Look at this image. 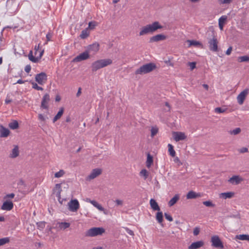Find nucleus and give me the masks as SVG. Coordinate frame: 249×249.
I'll return each instance as SVG.
<instances>
[{
	"label": "nucleus",
	"mask_w": 249,
	"mask_h": 249,
	"mask_svg": "<svg viewBox=\"0 0 249 249\" xmlns=\"http://www.w3.org/2000/svg\"><path fill=\"white\" fill-rule=\"evenodd\" d=\"M163 28L158 21H155L152 24H149L141 28L139 36H142L148 34H152L158 29Z\"/></svg>",
	"instance_id": "obj_1"
},
{
	"label": "nucleus",
	"mask_w": 249,
	"mask_h": 249,
	"mask_svg": "<svg viewBox=\"0 0 249 249\" xmlns=\"http://www.w3.org/2000/svg\"><path fill=\"white\" fill-rule=\"evenodd\" d=\"M9 127L12 129H16L18 128V123L17 121H13L9 124Z\"/></svg>",
	"instance_id": "obj_32"
},
{
	"label": "nucleus",
	"mask_w": 249,
	"mask_h": 249,
	"mask_svg": "<svg viewBox=\"0 0 249 249\" xmlns=\"http://www.w3.org/2000/svg\"><path fill=\"white\" fill-rule=\"evenodd\" d=\"M69 210L72 212H76L79 209L80 205L78 201L75 199L71 200L68 203Z\"/></svg>",
	"instance_id": "obj_7"
},
{
	"label": "nucleus",
	"mask_w": 249,
	"mask_h": 249,
	"mask_svg": "<svg viewBox=\"0 0 249 249\" xmlns=\"http://www.w3.org/2000/svg\"><path fill=\"white\" fill-rule=\"evenodd\" d=\"M166 36L165 35L162 34H158L154 36H152L150 39V42H158L161 40L166 39Z\"/></svg>",
	"instance_id": "obj_15"
},
{
	"label": "nucleus",
	"mask_w": 249,
	"mask_h": 249,
	"mask_svg": "<svg viewBox=\"0 0 249 249\" xmlns=\"http://www.w3.org/2000/svg\"><path fill=\"white\" fill-rule=\"evenodd\" d=\"M234 195L233 192L222 193L220 194V197L224 199L231 198Z\"/></svg>",
	"instance_id": "obj_26"
},
{
	"label": "nucleus",
	"mask_w": 249,
	"mask_h": 249,
	"mask_svg": "<svg viewBox=\"0 0 249 249\" xmlns=\"http://www.w3.org/2000/svg\"><path fill=\"white\" fill-rule=\"evenodd\" d=\"M187 42H189L190 46H198L200 45L201 44L200 42L196 40H188Z\"/></svg>",
	"instance_id": "obj_43"
},
{
	"label": "nucleus",
	"mask_w": 249,
	"mask_h": 249,
	"mask_svg": "<svg viewBox=\"0 0 249 249\" xmlns=\"http://www.w3.org/2000/svg\"><path fill=\"white\" fill-rule=\"evenodd\" d=\"M52 36V34L49 32L47 35H46V38H47V41H49L51 40V38Z\"/></svg>",
	"instance_id": "obj_56"
},
{
	"label": "nucleus",
	"mask_w": 249,
	"mask_h": 249,
	"mask_svg": "<svg viewBox=\"0 0 249 249\" xmlns=\"http://www.w3.org/2000/svg\"><path fill=\"white\" fill-rule=\"evenodd\" d=\"M31 67L30 65H28L26 66V67L25 68V71L27 73H29L31 71Z\"/></svg>",
	"instance_id": "obj_55"
},
{
	"label": "nucleus",
	"mask_w": 249,
	"mask_h": 249,
	"mask_svg": "<svg viewBox=\"0 0 249 249\" xmlns=\"http://www.w3.org/2000/svg\"><path fill=\"white\" fill-rule=\"evenodd\" d=\"M165 105L167 107V109L165 108L164 110L166 111H169L170 110V106L168 102H165Z\"/></svg>",
	"instance_id": "obj_60"
},
{
	"label": "nucleus",
	"mask_w": 249,
	"mask_h": 249,
	"mask_svg": "<svg viewBox=\"0 0 249 249\" xmlns=\"http://www.w3.org/2000/svg\"><path fill=\"white\" fill-rule=\"evenodd\" d=\"M81 94V88H79L78 89V91H77V92L76 93V96L77 97H79L80 95Z\"/></svg>",
	"instance_id": "obj_63"
},
{
	"label": "nucleus",
	"mask_w": 249,
	"mask_h": 249,
	"mask_svg": "<svg viewBox=\"0 0 249 249\" xmlns=\"http://www.w3.org/2000/svg\"><path fill=\"white\" fill-rule=\"evenodd\" d=\"M89 58V55L88 51H85L84 52L79 54L73 59V62H78L83 60H85Z\"/></svg>",
	"instance_id": "obj_10"
},
{
	"label": "nucleus",
	"mask_w": 249,
	"mask_h": 249,
	"mask_svg": "<svg viewBox=\"0 0 249 249\" xmlns=\"http://www.w3.org/2000/svg\"><path fill=\"white\" fill-rule=\"evenodd\" d=\"M174 140L176 142H179L180 141H183L186 139L187 136L184 132L177 131L173 132L172 133Z\"/></svg>",
	"instance_id": "obj_8"
},
{
	"label": "nucleus",
	"mask_w": 249,
	"mask_h": 249,
	"mask_svg": "<svg viewBox=\"0 0 249 249\" xmlns=\"http://www.w3.org/2000/svg\"><path fill=\"white\" fill-rule=\"evenodd\" d=\"M96 26V22L95 21H91L89 23V28L90 29H94Z\"/></svg>",
	"instance_id": "obj_49"
},
{
	"label": "nucleus",
	"mask_w": 249,
	"mask_h": 249,
	"mask_svg": "<svg viewBox=\"0 0 249 249\" xmlns=\"http://www.w3.org/2000/svg\"><path fill=\"white\" fill-rule=\"evenodd\" d=\"M220 4H228L231 2L232 0H218Z\"/></svg>",
	"instance_id": "obj_52"
},
{
	"label": "nucleus",
	"mask_w": 249,
	"mask_h": 249,
	"mask_svg": "<svg viewBox=\"0 0 249 249\" xmlns=\"http://www.w3.org/2000/svg\"><path fill=\"white\" fill-rule=\"evenodd\" d=\"M211 242L212 246L216 248L222 249L224 248V246L219 237L217 235H214L211 238Z\"/></svg>",
	"instance_id": "obj_6"
},
{
	"label": "nucleus",
	"mask_w": 249,
	"mask_h": 249,
	"mask_svg": "<svg viewBox=\"0 0 249 249\" xmlns=\"http://www.w3.org/2000/svg\"><path fill=\"white\" fill-rule=\"evenodd\" d=\"M19 155L18 147L15 145L14 148L12 149V153L10 155V157L11 158H15Z\"/></svg>",
	"instance_id": "obj_22"
},
{
	"label": "nucleus",
	"mask_w": 249,
	"mask_h": 249,
	"mask_svg": "<svg viewBox=\"0 0 249 249\" xmlns=\"http://www.w3.org/2000/svg\"><path fill=\"white\" fill-rule=\"evenodd\" d=\"M115 202L116 203V205L118 206L123 205V201L121 200L116 199L115 201Z\"/></svg>",
	"instance_id": "obj_57"
},
{
	"label": "nucleus",
	"mask_w": 249,
	"mask_h": 249,
	"mask_svg": "<svg viewBox=\"0 0 249 249\" xmlns=\"http://www.w3.org/2000/svg\"><path fill=\"white\" fill-rule=\"evenodd\" d=\"M15 196V195L14 193L7 194L4 196L3 198H4V199H7L8 198H13Z\"/></svg>",
	"instance_id": "obj_48"
},
{
	"label": "nucleus",
	"mask_w": 249,
	"mask_h": 249,
	"mask_svg": "<svg viewBox=\"0 0 249 249\" xmlns=\"http://www.w3.org/2000/svg\"><path fill=\"white\" fill-rule=\"evenodd\" d=\"M140 175L142 177H143L144 179L145 180L149 176V173L146 169H143L141 171L140 173Z\"/></svg>",
	"instance_id": "obj_35"
},
{
	"label": "nucleus",
	"mask_w": 249,
	"mask_h": 249,
	"mask_svg": "<svg viewBox=\"0 0 249 249\" xmlns=\"http://www.w3.org/2000/svg\"><path fill=\"white\" fill-rule=\"evenodd\" d=\"M232 47H230L228 50H227L226 52V54L227 55H230L231 53V51H232Z\"/></svg>",
	"instance_id": "obj_59"
},
{
	"label": "nucleus",
	"mask_w": 249,
	"mask_h": 249,
	"mask_svg": "<svg viewBox=\"0 0 249 249\" xmlns=\"http://www.w3.org/2000/svg\"><path fill=\"white\" fill-rule=\"evenodd\" d=\"M38 119H39V120H41V121H45V118H44V116H43L42 114H39V115H38Z\"/></svg>",
	"instance_id": "obj_62"
},
{
	"label": "nucleus",
	"mask_w": 249,
	"mask_h": 249,
	"mask_svg": "<svg viewBox=\"0 0 249 249\" xmlns=\"http://www.w3.org/2000/svg\"><path fill=\"white\" fill-rule=\"evenodd\" d=\"M203 204L205 206L209 207H215V204L213 203L212 201L208 200V201H203L202 202Z\"/></svg>",
	"instance_id": "obj_41"
},
{
	"label": "nucleus",
	"mask_w": 249,
	"mask_h": 249,
	"mask_svg": "<svg viewBox=\"0 0 249 249\" xmlns=\"http://www.w3.org/2000/svg\"><path fill=\"white\" fill-rule=\"evenodd\" d=\"M44 53V50H41L40 53L38 56H36V57L38 58V61L41 58L43 54Z\"/></svg>",
	"instance_id": "obj_61"
},
{
	"label": "nucleus",
	"mask_w": 249,
	"mask_h": 249,
	"mask_svg": "<svg viewBox=\"0 0 249 249\" xmlns=\"http://www.w3.org/2000/svg\"><path fill=\"white\" fill-rule=\"evenodd\" d=\"M168 151L169 152V154L172 157H174L176 155V152L174 149V147L171 144H168Z\"/></svg>",
	"instance_id": "obj_33"
},
{
	"label": "nucleus",
	"mask_w": 249,
	"mask_h": 249,
	"mask_svg": "<svg viewBox=\"0 0 249 249\" xmlns=\"http://www.w3.org/2000/svg\"><path fill=\"white\" fill-rule=\"evenodd\" d=\"M90 202L96 208H97L99 210L103 211H104V208L99 203H98L95 200H90Z\"/></svg>",
	"instance_id": "obj_34"
},
{
	"label": "nucleus",
	"mask_w": 249,
	"mask_h": 249,
	"mask_svg": "<svg viewBox=\"0 0 249 249\" xmlns=\"http://www.w3.org/2000/svg\"><path fill=\"white\" fill-rule=\"evenodd\" d=\"M14 207L12 201L6 200L4 201L1 207V209L5 211H10Z\"/></svg>",
	"instance_id": "obj_14"
},
{
	"label": "nucleus",
	"mask_w": 249,
	"mask_h": 249,
	"mask_svg": "<svg viewBox=\"0 0 249 249\" xmlns=\"http://www.w3.org/2000/svg\"><path fill=\"white\" fill-rule=\"evenodd\" d=\"M62 191L61 184H56L53 189V193L56 195L58 199L61 198V192Z\"/></svg>",
	"instance_id": "obj_16"
},
{
	"label": "nucleus",
	"mask_w": 249,
	"mask_h": 249,
	"mask_svg": "<svg viewBox=\"0 0 249 249\" xmlns=\"http://www.w3.org/2000/svg\"><path fill=\"white\" fill-rule=\"evenodd\" d=\"M156 220L158 221V222L161 224L163 221V213L161 212H158L156 213Z\"/></svg>",
	"instance_id": "obj_31"
},
{
	"label": "nucleus",
	"mask_w": 249,
	"mask_h": 249,
	"mask_svg": "<svg viewBox=\"0 0 249 249\" xmlns=\"http://www.w3.org/2000/svg\"><path fill=\"white\" fill-rule=\"evenodd\" d=\"M10 133V131L8 129L4 127L3 125H0V137H7Z\"/></svg>",
	"instance_id": "obj_20"
},
{
	"label": "nucleus",
	"mask_w": 249,
	"mask_h": 249,
	"mask_svg": "<svg viewBox=\"0 0 249 249\" xmlns=\"http://www.w3.org/2000/svg\"><path fill=\"white\" fill-rule=\"evenodd\" d=\"M243 180V179L239 176H233L228 181L231 183L237 185L239 184L241 181Z\"/></svg>",
	"instance_id": "obj_17"
},
{
	"label": "nucleus",
	"mask_w": 249,
	"mask_h": 249,
	"mask_svg": "<svg viewBox=\"0 0 249 249\" xmlns=\"http://www.w3.org/2000/svg\"><path fill=\"white\" fill-rule=\"evenodd\" d=\"M199 195H197L196 193L193 191H189L187 194L186 197L187 199H193L196 198Z\"/></svg>",
	"instance_id": "obj_28"
},
{
	"label": "nucleus",
	"mask_w": 249,
	"mask_h": 249,
	"mask_svg": "<svg viewBox=\"0 0 249 249\" xmlns=\"http://www.w3.org/2000/svg\"><path fill=\"white\" fill-rule=\"evenodd\" d=\"M32 85L33 88L36 89H37L38 90H42L43 89L42 87L38 86L37 84L35 82H33Z\"/></svg>",
	"instance_id": "obj_46"
},
{
	"label": "nucleus",
	"mask_w": 249,
	"mask_h": 249,
	"mask_svg": "<svg viewBox=\"0 0 249 249\" xmlns=\"http://www.w3.org/2000/svg\"><path fill=\"white\" fill-rule=\"evenodd\" d=\"M199 232H200V229L199 228L196 227L194 229L193 233H194V235H195V236L197 235L199 233Z\"/></svg>",
	"instance_id": "obj_51"
},
{
	"label": "nucleus",
	"mask_w": 249,
	"mask_h": 249,
	"mask_svg": "<svg viewBox=\"0 0 249 249\" xmlns=\"http://www.w3.org/2000/svg\"><path fill=\"white\" fill-rule=\"evenodd\" d=\"M248 93V89H246L242 91L237 96V99L239 105H242Z\"/></svg>",
	"instance_id": "obj_13"
},
{
	"label": "nucleus",
	"mask_w": 249,
	"mask_h": 249,
	"mask_svg": "<svg viewBox=\"0 0 249 249\" xmlns=\"http://www.w3.org/2000/svg\"><path fill=\"white\" fill-rule=\"evenodd\" d=\"M227 110V108H222L221 107H216L214 109V111L216 113H222L225 112Z\"/></svg>",
	"instance_id": "obj_45"
},
{
	"label": "nucleus",
	"mask_w": 249,
	"mask_h": 249,
	"mask_svg": "<svg viewBox=\"0 0 249 249\" xmlns=\"http://www.w3.org/2000/svg\"><path fill=\"white\" fill-rule=\"evenodd\" d=\"M239 151L241 153H244L248 152V149L246 147H242V148L239 149Z\"/></svg>",
	"instance_id": "obj_54"
},
{
	"label": "nucleus",
	"mask_w": 249,
	"mask_h": 249,
	"mask_svg": "<svg viewBox=\"0 0 249 249\" xmlns=\"http://www.w3.org/2000/svg\"><path fill=\"white\" fill-rule=\"evenodd\" d=\"M164 216H165V218L169 221H173V218L172 217L171 215H170V214H168L167 213H164Z\"/></svg>",
	"instance_id": "obj_50"
},
{
	"label": "nucleus",
	"mask_w": 249,
	"mask_h": 249,
	"mask_svg": "<svg viewBox=\"0 0 249 249\" xmlns=\"http://www.w3.org/2000/svg\"><path fill=\"white\" fill-rule=\"evenodd\" d=\"M10 242L9 237H5L0 239V246L5 245Z\"/></svg>",
	"instance_id": "obj_40"
},
{
	"label": "nucleus",
	"mask_w": 249,
	"mask_h": 249,
	"mask_svg": "<svg viewBox=\"0 0 249 249\" xmlns=\"http://www.w3.org/2000/svg\"><path fill=\"white\" fill-rule=\"evenodd\" d=\"M112 63V60L110 59H103L95 61L92 63V71H96L98 70L109 65Z\"/></svg>",
	"instance_id": "obj_2"
},
{
	"label": "nucleus",
	"mask_w": 249,
	"mask_h": 249,
	"mask_svg": "<svg viewBox=\"0 0 249 249\" xmlns=\"http://www.w3.org/2000/svg\"><path fill=\"white\" fill-rule=\"evenodd\" d=\"M227 19V17L226 16H223L221 17L218 20V24L219 28L221 30H223V25L225 21Z\"/></svg>",
	"instance_id": "obj_25"
},
{
	"label": "nucleus",
	"mask_w": 249,
	"mask_h": 249,
	"mask_svg": "<svg viewBox=\"0 0 249 249\" xmlns=\"http://www.w3.org/2000/svg\"><path fill=\"white\" fill-rule=\"evenodd\" d=\"M235 238L241 240L249 241V235L248 234H239L237 235Z\"/></svg>",
	"instance_id": "obj_30"
},
{
	"label": "nucleus",
	"mask_w": 249,
	"mask_h": 249,
	"mask_svg": "<svg viewBox=\"0 0 249 249\" xmlns=\"http://www.w3.org/2000/svg\"><path fill=\"white\" fill-rule=\"evenodd\" d=\"M105 232V230L102 227H93L89 229L85 233L87 237H94L101 235Z\"/></svg>",
	"instance_id": "obj_5"
},
{
	"label": "nucleus",
	"mask_w": 249,
	"mask_h": 249,
	"mask_svg": "<svg viewBox=\"0 0 249 249\" xmlns=\"http://www.w3.org/2000/svg\"><path fill=\"white\" fill-rule=\"evenodd\" d=\"M179 199V196L178 194H176L174 196L170 199V200L168 202V205L170 207L173 206L175 204H176L177 201Z\"/></svg>",
	"instance_id": "obj_24"
},
{
	"label": "nucleus",
	"mask_w": 249,
	"mask_h": 249,
	"mask_svg": "<svg viewBox=\"0 0 249 249\" xmlns=\"http://www.w3.org/2000/svg\"><path fill=\"white\" fill-rule=\"evenodd\" d=\"M99 44L95 42L91 45H89L88 46L87 51H88V53H92L93 54L96 53L99 50Z\"/></svg>",
	"instance_id": "obj_12"
},
{
	"label": "nucleus",
	"mask_w": 249,
	"mask_h": 249,
	"mask_svg": "<svg viewBox=\"0 0 249 249\" xmlns=\"http://www.w3.org/2000/svg\"><path fill=\"white\" fill-rule=\"evenodd\" d=\"M124 229H125V231L130 235L133 236L134 235V232L132 230L128 229V228L126 227L124 228Z\"/></svg>",
	"instance_id": "obj_53"
},
{
	"label": "nucleus",
	"mask_w": 249,
	"mask_h": 249,
	"mask_svg": "<svg viewBox=\"0 0 249 249\" xmlns=\"http://www.w3.org/2000/svg\"><path fill=\"white\" fill-rule=\"evenodd\" d=\"M50 101V95L48 93H46L43 97L40 107L43 109H48V103Z\"/></svg>",
	"instance_id": "obj_11"
},
{
	"label": "nucleus",
	"mask_w": 249,
	"mask_h": 249,
	"mask_svg": "<svg viewBox=\"0 0 249 249\" xmlns=\"http://www.w3.org/2000/svg\"><path fill=\"white\" fill-rule=\"evenodd\" d=\"M102 173L100 169L96 168L92 170L91 173L89 175L88 178L89 179H92L98 177Z\"/></svg>",
	"instance_id": "obj_18"
},
{
	"label": "nucleus",
	"mask_w": 249,
	"mask_h": 249,
	"mask_svg": "<svg viewBox=\"0 0 249 249\" xmlns=\"http://www.w3.org/2000/svg\"><path fill=\"white\" fill-rule=\"evenodd\" d=\"M150 206L151 207V208L154 210V211H160V208L159 207V206L158 205V203L156 202V201L153 199V198H151L150 200Z\"/></svg>",
	"instance_id": "obj_21"
},
{
	"label": "nucleus",
	"mask_w": 249,
	"mask_h": 249,
	"mask_svg": "<svg viewBox=\"0 0 249 249\" xmlns=\"http://www.w3.org/2000/svg\"><path fill=\"white\" fill-rule=\"evenodd\" d=\"M156 68V65L153 63L144 64L135 71L136 74H144L153 71Z\"/></svg>",
	"instance_id": "obj_3"
},
{
	"label": "nucleus",
	"mask_w": 249,
	"mask_h": 249,
	"mask_svg": "<svg viewBox=\"0 0 249 249\" xmlns=\"http://www.w3.org/2000/svg\"><path fill=\"white\" fill-rule=\"evenodd\" d=\"M29 59L30 61H31L33 62L36 63L38 62V58L36 57H34L33 55L32 51H31L29 53V54L28 55Z\"/></svg>",
	"instance_id": "obj_37"
},
{
	"label": "nucleus",
	"mask_w": 249,
	"mask_h": 249,
	"mask_svg": "<svg viewBox=\"0 0 249 249\" xmlns=\"http://www.w3.org/2000/svg\"><path fill=\"white\" fill-rule=\"evenodd\" d=\"M89 36V32L88 31V29H86L83 30L80 36V37L82 39L87 38Z\"/></svg>",
	"instance_id": "obj_36"
},
{
	"label": "nucleus",
	"mask_w": 249,
	"mask_h": 249,
	"mask_svg": "<svg viewBox=\"0 0 249 249\" xmlns=\"http://www.w3.org/2000/svg\"><path fill=\"white\" fill-rule=\"evenodd\" d=\"M241 129L239 127H237L232 130H230V131H229V133L231 135H236L239 134L241 132Z\"/></svg>",
	"instance_id": "obj_39"
},
{
	"label": "nucleus",
	"mask_w": 249,
	"mask_h": 249,
	"mask_svg": "<svg viewBox=\"0 0 249 249\" xmlns=\"http://www.w3.org/2000/svg\"><path fill=\"white\" fill-rule=\"evenodd\" d=\"M65 174V172L63 170H60L59 172H56L54 174V177L57 178H59L63 176Z\"/></svg>",
	"instance_id": "obj_44"
},
{
	"label": "nucleus",
	"mask_w": 249,
	"mask_h": 249,
	"mask_svg": "<svg viewBox=\"0 0 249 249\" xmlns=\"http://www.w3.org/2000/svg\"><path fill=\"white\" fill-rule=\"evenodd\" d=\"M36 81L40 85L44 84L47 80V76L45 72H41L36 75Z\"/></svg>",
	"instance_id": "obj_9"
},
{
	"label": "nucleus",
	"mask_w": 249,
	"mask_h": 249,
	"mask_svg": "<svg viewBox=\"0 0 249 249\" xmlns=\"http://www.w3.org/2000/svg\"><path fill=\"white\" fill-rule=\"evenodd\" d=\"M238 60L240 62H249V56L247 55L239 56L238 58Z\"/></svg>",
	"instance_id": "obj_38"
},
{
	"label": "nucleus",
	"mask_w": 249,
	"mask_h": 249,
	"mask_svg": "<svg viewBox=\"0 0 249 249\" xmlns=\"http://www.w3.org/2000/svg\"><path fill=\"white\" fill-rule=\"evenodd\" d=\"M204 245V242L202 241H198L194 242L189 246V249H197Z\"/></svg>",
	"instance_id": "obj_19"
},
{
	"label": "nucleus",
	"mask_w": 249,
	"mask_h": 249,
	"mask_svg": "<svg viewBox=\"0 0 249 249\" xmlns=\"http://www.w3.org/2000/svg\"><path fill=\"white\" fill-rule=\"evenodd\" d=\"M158 132V128L156 127H152L151 129V136L153 137Z\"/></svg>",
	"instance_id": "obj_42"
},
{
	"label": "nucleus",
	"mask_w": 249,
	"mask_h": 249,
	"mask_svg": "<svg viewBox=\"0 0 249 249\" xmlns=\"http://www.w3.org/2000/svg\"><path fill=\"white\" fill-rule=\"evenodd\" d=\"M174 161L176 163H178V165H182V163L181 162L180 160H179V158L178 157H176L174 159Z\"/></svg>",
	"instance_id": "obj_58"
},
{
	"label": "nucleus",
	"mask_w": 249,
	"mask_h": 249,
	"mask_svg": "<svg viewBox=\"0 0 249 249\" xmlns=\"http://www.w3.org/2000/svg\"><path fill=\"white\" fill-rule=\"evenodd\" d=\"M64 112V108L63 107H61L59 111L58 112L57 114L54 116V117L53 119V123H54L56 122L57 120L60 119L62 115H63Z\"/></svg>",
	"instance_id": "obj_29"
},
{
	"label": "nucleus",
	"mask_w": 249,
	"mask_h": 249,
	"mask_svg": "<svg viewBox=\"0 0 249 249\" xmlns=\"http://www.w3.org/2000/svg\"><path fill=\"white\" fill-rule=\"evenodd\" d=\"M209 36L212 37V38H208L210 50L213 52H217L218 41L215 35L214 32L212 31L211 33H209Z\"/></svg>",
	"instance_id": "obj_4"
},
{
	"label": "nucleus",
	"mask_w": 249,
	"mask_h": 249,
	"mask_svg": "<svg viewBox=\"0 0 249 249\" xmlns=\"http://www.w3.org/2000/svg\"><path fill=\"white\" fill-rule=\"evenodd\" d=\"M188 65L190 66L191 71L194 70L196 67V63L195 62H189Z\"/></svg>",
	"instance_id": "obj_47"
},
{
	"label": "nucleus",
	"mask_w": 249,
	"mask_h": 249,
	"mask_svg": "<svg viewBox=\"0 0 249 249\" xmlns=\"http://www.w3.org/2000/svg\"><path fill=\"white\" fill-rule=\"evenodd\" d=\"M58 228L61 230H64L70 226V223L68 222H59L58 223Z\"/></svg>",
	"instance_id": "obj_27"
},
{
	"label": "nucleus",
	"mask_w": 249,
	"mask_h": 249,
	"mask_svg": "<svg viewBox=\"0 0 249 249\" xmlns=\"http://www.w3.org/2000/svg\"><path fill=\"white\" fill-rule=\"evenodd\" d=\"M153 163V157L148 153L147 155V159L146 161V165L147 168H150Z\"/></svg>",
	"instance_id": "obj_23"
},
{
	"label": "nucleus",
	"mask_w": 249,
	"mask_h": 249,
	"mask_svg": "<svg viewBox=\"0 0 249 249\" xmlns=\"http://www.w3.org/2000/svg\"><path fill=\"white\" fill-rule=\"evenodd\" d=\"M165 62L168 65L171 66L172 67L174 66L173 63H172L169 60L168 61H166Z\"/></svg>",
	"instance_id": "obj_64"
}]
</instances>
